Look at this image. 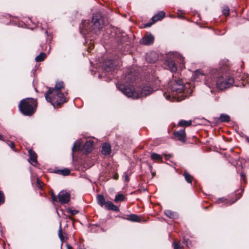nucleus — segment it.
Returning a JSON list of instances; mask_svg holds the SVG:
<instances>
[{"instance_id":"2eb2a0df","label":"nucleus","mask_w":249,"mask_h":249,"mask_svg":"<svg viewBox=\"0 0 249 249\" xmlns=\"http://www.w3.org/2000/svg\"><path fill=\"white\" fill-rule=\"evenodd\" d=\"M165 64L171 72H176L177 71V67L174 60L168 58L166 59Z\"/></svg>"},{"instance_id":"de8ad7c7","label":"nucleus","mask_w":249,"mask_h":249,"mask_svg":"<svg viewBox=\"0 0 249 249\" xmlns=\"http://www.w3.org/2000/svg\"><path fill=\"white\" fill-rule=\"evenodd\" d=\"M112 64V62L111 61V60H110V66H109V68H110V71H111V65Z\"/></svg>"},{"instance_id":"0eeeda50","label":"nucleus","mask_w":249,"mask_h":249,"mask_svg":"<svg viewBox=\"0 0 249 249\" xmlns=\"http://www.w3.org/2000/svg\"><path fill=\"white\" fill-rule=\"evenodd\" d=\"M93 143L92 141H87L83 145L82 147V144L79 142H76L73 145L72 150L74 151H79L82 150L84 153L87 154L90 152L93 149Z\"/></svg>"},{"instance_id":"58836bf2","label":"nucleus","mask_w":249,"mask_h":249,"mask_svg":"<svg viewBox=\"0 0 249 249\" xmlns=\"http://www.w3.org/2000/svg\"><path fill=\"white\" fill-rule=\"evenodd\" d=\"M189 240L188 239H186L185 238H183L182 240V243L186 245L187 247H189L188 242Z\"/></svg>"},{"instance_id":"2f4dec72","label":"nucleus","mask_w":249,"mask_h":249,"mask_svg":"<svg viewBox=\"0 0 249 249\" xmlns=\"http://www.w3.org/2000/svg\"><path fill=\"white\" fill-rule=\"evenodd\" d=\"M165 214L171 218H174V216H175V213L174 212H172L171 211H170V210H167V211H165Z\"/></svg>"},{"instance_id":"f704fd0d","label":"nucleus","mask_w":249,"mask_h":249,"mask_svg":"<svg viewBox=\"0 0 249 249\" xmlns=\"http://www.w3.org/2000/svg\"><path fill=\"white\" fill-rule=\"evenodd\" d=\"M5 201V196L3 193L0 191V204H3Z\"/></svg>"},{"instance_id":"72a5a7b5","label":"nucleus","mask_w":249,"mask_h":249,"mask_svg":"<svg viewBox=\"0 0 249 249\" xmlns=\"http://www.w3.org/2000/svg\"><path fill=\"white\" fill-rule=\"evenodd\" d=\"M103 66L104 67V71H103V73L101 74H100L99 76V77L100 78L102 77L104 74L105 75H107V73L108 72L107 69H108V67L107 65L105 64V62L103 64Z\"/></svg>"},{"instance_id":"ea45409f","label":"nucleus","mask_w":249,"mask_h":249,"mask_svg":"<svg viewBox=\"0 0 249 249\" xmlns=\"http://www.w3.org/2000/svg\"><path fill=\"white\" fill-rule=\"evenodd\" d=\"M8 142H9L10 143H8V145L13 150H15V144H14V142H9V141H8Z\"/></svg>"},{"instance_id":"5fc2aeb1","label":"nucleus","mask_w":249,"mask_h":249,"mask_svg":"<svg viewBox=\"0 0 249 249\" xmlns=\"http://www.w3.org/2000/svg\"><path fill=\"white\" fill-rule=\"evenodd\" d=\"M39 180L37 179V183H39Z\"/></svg>"},{"instance_id":"f257e3e1","label":"nucleus","mask_w":249,"mask_h":249,"mask_svg":"<svg viewBox=\"0 0 249 249\" xmlns=\"http://www.w3.org/2000/svg\"><path fill=\"white\" fill-rule=\"evenodd\" d=\"M104 21L101 14L99 13L93 14L92 21L85 20L82 21L80 26L81 33L89 37L96 33L102 28Z\"/></svg>"},{"instance_id":"423d86ee","label":"nucleus","mask_w":249,"mask_h":249,"mask_svg":"<svg viewBox=\"0 0 249 249\" xmlns=\"http://www.w3.org/2000/svg\"><path fill=\"white\" fill-rule=\"evenodd\" d=\"M243 193V189L238 190L231 197H228L227 198L224 197L219 198L216 201V203L218 204L221 203H225L227 205H231L241 197Z\"/></svg>"},{"instance_id":"5701e85b","label":"nucleus","mask_w":249,"mask_h":249,"mask_svg":"<svg viewBox=\"0 0 249 249\" xmlns=\"http://www.w3.org/2000/svg\"><path fill=\"white\" fill-rule=\"evenodd\" d=\"M192 124V121L181 120L178 124V126H189Z\"/></svg>"},{"instance_id":"412c9836","label":"nucleus","mask_w":249,"mask_h":249,"mask_svg":"<svg viewBox=\"0 0 249 249\" xmlns=\"http://www.w3.org/2000/svg\"><path fill=\"white\" fill-rule=\"evenodd\" d=\"M183 176H184L186 181L189 183H192L193 180L194 178L188 172L185 171Z\"/></svg>"},{"instance_id":"8fccbe9b","label":"nucleus","mask_w":249,"mask_h":249,"mask_svg":"<svg viewBox=\"0 0 249 249\" xmlns=\"http://www.w3.org/2000/svg\"><path fill=\"white\" fill-rule=\"evenodd\" d=\"M152 177H154L156 175V173L155 172H153L152 173Z\"/></svg>"},{"instance_id":"37998d69","label":"nucleus","mask_w":249,"mask_h":249,"mask_svg":"<svg viewBox=\"0 0 249 249\" xmlns=\"http://www.w3.org/2000/svg\"><path fill=\"white\" fill-rule=\"evenodd\" d=\"M180 59H181V62L184 64V59L183 57H182L181 56H179Z\"/></svg>"},{"instance_id":"dca6fc26","label":"nucleus","mask_w":249,"mask_h":249,"mask_svg":"<svg viewBox=\"0 0 249 249\" xmlns=\"http://www.w3.org/2000/svg\"><path fill=\"white\" fill-rule=\"evenodd\" d=\"M64 86L63 82H57L55 85L54 88H49L48 90H51L53 92H61V89H64Z\"/></svg>"},{"instance_id":"a211bd4d","label":"nucleus","mask_w":249,"mask_h":249,"mask_svg":"<svg viewBox=\"0 0 249 249\" xmlns=\"http://www.w3.org/2000/svg\"><path fill=\"white\" fill-rule=\"evenodd\" d=\"M129 220L133 222H141L142 221V218L135 214H131L128 215L127 218Z\"/></svg>"},{"instance_id":"a19ab883","label":"nucleus","mask_w":249,"mask_h":249,"mask_svg":"<svg viewBox=\"0 0 249 249\" xmlns=\"http://www.w3.org/2000/svg\"><path fill=\"white\" fill-rule=\"evenodd\" d=\"M51 198L53 202L56 201L57 200L56 196L53 193H52Z\"/></svg>"},{"instance_id":"7c9ffc66","label":"nucleus","mask_w":249,"mask_h":249,"mask_svg":"<svg viewBox=\"0 0 249 249\" xmlns=\"http://www.w3.org/2000/svg\"><path fill=\"white\" fill-rule=\"evenodd\" d=\"M110 210L119 213V208L118 206L115 205L112 202L110 201Z\"/></svg>"},{"instance_id":"4be33fe9","label":"nucleus","mask_w":249,"mask_h":249,"mask_svg":"<svg viewBox=\"0 0 249 249\" xmlns=\"http://www.w3.org/2000/svg\"><path fill=\"white\" fill-rule=\"evenodd\" d=\"M125 198V196L123 194H119L115 196L114 201L115 203H118L123 201Z\"/></svg>"},{"instance_id":"c756f323","label":"nucleus","mask_w":249,"mask_h":249,"mask_svg":"<svg viewBox=\"0 0 249 249\" xmlns=\"http://www.w3.org/2000/svg\"><path fill=\"white\" fill-rule=\"evenodd\" d=\"M131 175V173L128 172H124L123 177L124 178V181L125 183H128L129 181V177Z\"/></svg>"},{"instance_id":"c03bdc74","label":"nucleus","mask_w":249,"mask_h":249,"mask_svg":"<svg viewBox=\"0 0 249 249\" xmlns=\"http://www.w3.org/2000/svg\"><path fill=\"white\" fill-rule=\"evenodd\" d=\"M3 136L0 134V140L4 141V139H3Z\"/></svg>"},{"instance_id":"b1692460","label":"nucleus","mask_w":249,"mask_h":249,"mask_svg":"<svg viewBox=\"0 0 249 249\" xmlns=\"http://www.w3.org/2000/svg\"><path fill=\"white\" fill-rule=\"evenodd\" d=\"M102 153L105 155L109 154V144L105 143L103 144L102 146Z\"/></svg>"},{"instance_id":"f3484780","label":"nucleus","mask_w":249,"mask_h":249,"mask_svg":"<svg viewBox=\"0 0 249 249\" xmlns=\"http://www.w3.org/2000/svg\"><path fill=\"white\" fill-rule=\"evenodd\" d=\"M28 152L29 155V161L32 165H35L37 164V155L36 153L32 149H30Z\"/></svg>"},{"instance_id":"4468645a","label":"nucleus","mask_w":249,"mask_h":249,"mask_svg":"<svg viewBox=\"0 0 249 249\" xmlns=\"http://www.w3.org/2000/svg\"><path fill=\"white\" fill-rule=\"evenodd\" d=\"M154 40V36L151 34H149L144 36L140 40V43L141 44L148 45L152 44Z\"/></svg>"},{"instance_id":"864d4df0","label":"nucleus","mask_w":249,"mask_h":249,"mask_svg":"<svg viewBox=\"0 0 249 249\" xmlns=\"http://www.w3.org/2000/svg\"><path fill=\"white\" fill-rule=\"evenodd\" d=\"M149 167H150L151 169H152V168L151 165H150V166H149Z\"/></svg>"},{"instance_id":"9d476101","label":"nucleus","mask_w":249,"mask_h":249,"mask_svg":"<svg viewBox=\"0 0 249 249\" xmlns=\"http://www.w3.org/2000/svg\"><path fill=\"white\" fill-rule=\"evenodd\" d=\"M172 138L178 141L183 143L186 142V134L185 133V129H181L178 131H174L173 133Z\"/></svg>"},{"instance_id":"1a4fd4ad","label":"nucleus","mask_w":249,"mask_h":249,"mask_svg":"<svg viewBox=\"0 0 249 249\" xmlns=\"http://www.w3.org/2000/svg\"><path fill=\"white\" fill-rule=\"evenodd\" d=\"M165 13L164 11H159L151 18V22L144 24L143 27L144 28L150 27L152 24H154L156 22L161 20L165 17Z\"/></svg>"},{"instance_id":"f8f14e48","label":"nucleus","mask_w":249,"mask_h":249,"mask_svg":"<svg viewBox=\"0 0 249 249\" xmlns=\"http://www.w3.org/2000/svg\"><path fill=\"white\" fill-rule=\"evenodd\" d=\"M58 198L61 204L68 203L70 199V194L65 191H62L58 195Z\"/></svg>"},{"instance_id":"e433bc0d","label":"nucleus","mask_w":249,"mask_h":249,"mask_svg":"<svg viewBox=\"0 0 249 249\" xmlns=\"http://www.w3.org/2000/svg\"><path fill=\"white\" fill-rule=\"evenodd\" d=\"M68 212L70 213L71 215H75L78 213V211L76 210H68Z\"/></svg>"},{"instance_id":"f03ea898","label":"nucleus","mask_w":249,"mask_h":249,"mask_svg":"<svg viewBox=\"0 0 249 249\" xmlns=\"http://www.w3.org/2000/svg\"><path fill=\"white\" fill-rule=\"evenodd\" d=\"M213 75V78L216 79L213 81L212 85H215L216 88L220 90L230 88L234 83V79L232 77L228 75L219 76V73L217 70L214 71Z\"/></svg>"},{"instance_id":"6ab92c4d","label":"nucleus","mask_w":249,"mask_h":249,"mask_svg":"<svg viewBox=\"0 0 249 249\" xmlns=\"http://www.w3.org/2000/svg\"><path fill=\"white\" fill-rule=\"evenodd\" d=\"M146 59L149 63H154L157 60V57L155 53H151L149 54H147Z\"/></svg>"},{"instance_id":"603ef678","label":"nucleus","mask_w":249,"mask_h":249,"mask_svg":"<svg viewBox=\"0 0 249 249\" xmlns=\"http://www.w3.org/2000/svg\"><path fill=\"white\" fill-rule=\"evenodd\" d=\"M109 148H110V153L111 152V147L110 146L109 147Z\"/></svg>"},{"instance_id":"ddd939ff","label":"nucleus","mask_w":249,"mask_h":249,"mask_svg":"<svg viewBox=\"0 0 249 249\" xmlns=\"http://www.w3.org/2000/svg\"><path fill=\"white\" fill-rule=\"evenodd\" d=\"M139 92V90L137 91ZM153 92V89L149 86H145L142 88L140 92H138V98L146 97Z\"/></svg>"},{"instance_id":"4c0bfd02","label":"nucleus","mask_w":249,"mask_h":249,"mask_svg":"<svg viewBox=\"0 0 249 249\" xmlns=\"http://www.w3.org/2000/svg\"><path fill=\"white\" fill-rule=\"evenodd\" d=\"M112 178L115 180H117L119 178V175L116 171L112 173Z\"/></svg>"},{"instance_id":"7ed1b4c3","label":"nucleus","mask_w":249,"mask_h":249,"mask_svg":"<svg viewBox=\"0 0 249 249\" xmlns=\"http://www.w3.org/2000/svg\"><path fill=\"white\" fill-rule=\"evenodd\" d=\"M18 107L22 114L26 116H31L36 110L37 102L31 98H25L20 101Z\"/></svg>"},{"instance_id":"20e7f679","label":"nucleus","mask_w":249,"mask_h":249,"mask_svg":"<svg viewBox=\"0 0 249 249\" xmlns=\"http://www.w3.org/2000/svg\"><path fill=\"white\" fill-rule=\"evenodd\" d=\"M45 99L50 102L54 107H60L66 102L65 95L62 92H55L48 90L45 94Z\"/></svg>"},{"instance_id":"393cba45","label":"nucleus","mask_w":249,"mask_h":249,"mask_svg":"<svg viewBox=\"0 0 249 249\" xmlns=\"http://www.w3.org/2000/svg\"><path fill=\"white\" fill-rule=\"evenodd\" d=\"M174 249H184V247L179 241H174L173 243Z\"/></svg>"},{"instance_id":"39448f33","label":"nucleus","mask_w":249,"mask_h":249,"mask_svg":"<svg viewBox=\"0 0 249 249\" xmlns=\"http://www.w3.org/2000/svg\"><path fill=\"white\" fill-rule=\"evenodd\" d=\"M169 85L173 95L184 92L185 86L181 79H173L170 81Z\"/></svg>"},{"instance_id":"a878e982","label":"nucleus","mask_w":249,"mask_h":249,"mask_svg":"<svg viewBox=\"0 0 249 249\" xmlns=\"http://www.w3.org/2000/svg\"><path fill=\"white\" fill-rule=\"evenodd\" d=\"M151 158L153 160L161 161L162 158V156L159 154H158L156 153H153L151 155Z\"/></svg>"},{"instance_id":"9b49d317","label":"nucleus","mask_w":249,"mask_h":249,"mask_svg":"<svg viewBox=\"0 0 249 249\" xmlns=\"http://www.w3.org/2000/svg\"><path fill=\"white\" fill-rule=\"evenodd\" d=\"M98 204L102 207H104L107 210H109V201L107 197L101 194L97 196Z\"/></svg>"},{"instance_id":"49530a36","label":"nucleus","mask_w":249,"mask_h":249,"mask_svg":"<svg viewBox=\"0 0 249 249\" xmlns=\"http://www.w3.org/2000/svg\"><path fill=\"white\" fill-rule=\"evenodd\" d=\"M178 17L180 18H184V17L182 15V14H181L180 15L178 14Z\"/></svg>"},{"instance_id":"79ce46f5","label":"nucleus","mask_w":249,"mask_h":249,"mask_svg":"<svg viewBox=\"0 0 249 249\" xmlns=\"http://www.w3.org/2000/svg\"><path fill=\"white\" fill-rule=\"evenodd\" d=\"M164 156L165 157L166 160H169L170 158L172 157L171 155L164 154Z\"/></svg>"},{"instance_id":"a18cd8bd","label":"nucleus","mask_w":249,"mask_h":249,"mask_svg":"<svg viewBox=\"0 0 249 249\" xmlns=\"http://www.w3.org/2000/svg\"><path fill=\"white\" fill-rule=\"evenodd\" d=\"M93 47H94V45L93 44H91V45H90V46H89V49L91 50L93 48Z\"/></svg>"},{"instance_id":"cd10ccee","label":"nucleus","mask_w":249,"mask_h":249,"mask_svg":"<svg viewBox=\"0 0 249 249\" xmlns=\"http://www.w3.org/2000/svg\"><path fill=\"white\" fill-rule=\"evenodd\" d=\"M56 173L64 176H67L70 174V171L68 169H64L62 170H58L57 171Z\"/></svg>"},{"instance_id":"bb28decb","label":"nucleus","mask_w":249,"mask_h":249,"mask_svg":"<svg viewBox=\"0 0 249 249\" xmlns=\"http://www.w3.org/2000/svg\"><path fill=\"white\" fill-rule=\"evenodd\" d=\"M46 57V54L44 53H41L36 57V61L37 62H41L44 60Z\"/></svg>"},{"instance_id":"6e6552de","label":"nucleus","mask_w":249,"mask_h":249,"mask_svg":"<svg viewBox=\"0 0 249 249\" xmlns=\"http://www.w3.org/2000/svg\"><path fill=\"white\" fill-rule=\"evenodd\" d=\"M118 88L127 97H132L133 99L138 98V92L134 91L133 88L124 84H120Z\"/></svg>"},{"instance_id":"09e8293b","label":"nucleus","mask_w":249,"mask_h":249,"mask_svg":"<svg viewBox=\"0 0 249 249\" xmlns=\"http://www.w3.org/2000/svg\"><path fill=\"white\" fill-rule=\"evenodd\" d=\"M67 247H68V249H71V246H70V245H67Z\"/></svg>"},{"instance_id":"3c124183","label":"nucleus","mask_w":249,"mask_h":249,"mask_svg":"<svg viewBox=\"0 0 249 249\" xmlns=\"http://www.w3.org/2000/svg\"><path fill=\"white\" fill-rule=\"evenodd\" d=\"M246 140H247V141L248 142H249V138L247 137V138H246Z\"/></svg>"},{"instance_id":"c85d7f7f","label":"nucleus","mask_w":249,"mask_h":249,"mask_svg":"<svg viewBox=\"0 0 249 249\" xmlns=\"http://www.w3.org/2000/svg\"><path fill=\"white\" fill-rule=\"evenodd\" d=\"M222 13L226 17H228L229 15L230 9L228 6H224L223 7Z\"/></svg>"},{"instance_id":"c9c22d12","label":"nucleus","mask_w":249,"mask_h":249,"mask_svg":"<svg viewBox=\"0 0 249 249\" xmlns=\"http://www.w3.org/2000/svg\"><path fill=\"white\" fill-rule=\"evenodd\" d=\"M204 74L199 70H197L195 71V78H196L199 75H203Z\"/></svg>"},{"instance_id":"aec40b11","label":"nucleus","mask_w":249,"mask_h":249,"mask_svg":"<svg viewBox=\"0 0 249 249\" xmlns=\"http://www.w3.org/2000/svg\"><path fill=\"white\" fill-rule=\"evenodd\" d=\"M218 120L220 122H226L228 123L230 122L231 118L230 116L227 114H221L218 119Z\"/></svg>"},{"instance_id":"473e14b6","label":"nucleus","mask_w":249,"mask_h":249,"mask_svg":"<svg viewBox=\"0 0 249 249\" xmlns=\"http://www.w3.org/2000/svg\"><path fill=\"white\" fill-rule=\"evenodd\" d=\"M58 236L59 238L62 241H64L65 240V237L63 236L62 232V229L61 225L60 226V228L58 231Z\"/></svg>"}]
</instances>
